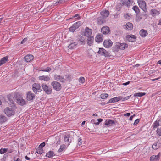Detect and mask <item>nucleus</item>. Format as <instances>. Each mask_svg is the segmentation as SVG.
Wrapping results in <instances>:
<instances>
[{
    "instance_id": "obj_1",
    "label": "nucleus",
    "mask_w": 161,
    "mask_h": 161,
    "mask_svg": "<svg viewBox=\"0 0 161 161\" xmlns=\"http://www.w3.org/2000/svg\"><path fill=\"white\" fill-rule=\"evenodd\" d=\"M16 107L14 105L10 107H7L4 110V113L8 117H10L14 115L15 113Z\"/></svg>"
},
{
    "instance_id": "obj_2",
    "label": "nucleus",
    "mask_w": 161,
    "mask_h": 161,
    "mask_svg": "<svg viewBox=\"0 0 161 161\" xmlns=\"http://www.w3.org/2000/svg\"><path fill=\"white\" fill-rule=\"evenodd\" d=\"M73 138L72 136L70 134L66 133L64 136V140L65 142V144H67L69 145L72 141L73 140Z\"/></svg>"
},
{
    "instance_id": "obj_3",
    "label": "nucleus",
    "mask_w": 161,
    "mask_h": 161,
    "mask_svg": "<svg viewBox=\"0 0 161 161\" xmlns=\"http://www.w3.org/2000/svg\"><path fill=\"white\" fill-rule=\"evenodd\" d=\"M41 86L43 91L47 94L49 95L52 93V89L50 87L48 86L46 84H42L41 85Z\"/></svg>"
},
{
    "instance_id": "obj_4",
    "label": "nucleus",
    "mask_w": 161,
    "mask_h": 161,
    "mask_svg": "<svg viewBox=\"0 0 161 161\" xmlns=\"http://www.w3.org/2000/svg\"><path fill=\"white\" fill-rule=\"evenodd\" d=\"M51 85L54 89L57 91L60 90L62 88L60 83L57 81H53L51 83Z\"/></svg>"
},
{
    "instance_id": "obj_5",
    "label": "nucleus",
    "mask_w": 161,
    "mask_h": 161,
    "mask_svg": "<svg viewBox=\"0 0 161 161\" xmlns=\"http://www.w3.org/2000/svg\"><path fill=\"white\" fill-rule=\"evenodd\" d=\"M32 90L35 94H37V92H40L42 89L40 84L35 83L32 85Z\"/></svg>"
},
{
    "instance_id": "obj_6",
    "label": "nucleus",
    "mask_w": 161,
    "mask_h": 161,
    "mask_svg": "<svg viewBox=\"0 0 161 161\" xmlns=\"http://www.w3.org/2000/svg\"><path fill=\"white\" fill-rule=\"evenodd\" d=\"M81 22L80 21L74 23L72 26L69 28V31L71 32H74V31L77 29L80 25Z\"/></svg>"
},
{
    "instance_id": "obj_7",
    "label": "nucleus",
    "mask_w": 161,
    "mask_h": 161,
    "mask_svg": "<svg viewBox=\"0 0 161 161\" xmlns=\"http://www.w3.org/2000/svg\"><path fill=\"white\" fill-rule=\"evenodd\" d=\"M138 3L139 6L143 11L146 10V2L143 0H138Z\"/></svg>"
},
{
    "instance_id": "obj_8",
    "label": "nucleus",
    "mask_w": 161,
    "mask_h": 161,
    "mask_svg": "<svg viewBox=\"0 0 161 161\" xmlns=\"http://www.w3.org/2000/svg\"><path fill=\"white\" fill-rule=\"evenodd\" d=\"M35 97V94L32 93L31 91H28L27 93L26 98L28 100L31 101Z\"/></svg>"
},
{
    "instance_id": "obj_9",
    "label": "nucleus",
    "mask_w": 161,
    "mask_h": 161,
    "mask_svg": "<svg viewBox=\"0 0 161 161\" xmlns=\"http://www.w3.org/2000/svg\"><path fill=\"white\" fill-rule=\"evenodd\" d=\"M98 53L104 56L105 57L108 56L109 53L108 52L106 51L105 49L103 48H99V50Z\"/></svg>"
},
{
    "instance_id": "obj_10",
    "label": "nucleus",
    "mask_w": 161,
    "mask_h": 161,
    "mask_svg": "<svg viewBox=\"0 0 161 161\" xmlns=\"http://www.w3.org/2000/svg\"><path fill=\"white\" fill-rule=\"evenodd\" d=\"M127 40L130 42H134L136 41V36L130 35L127 36L126 37Z\"/></svg>"
},
{
    "instance_id": "obj_11",
    "label": "nucleus",
    "mask_w": 161,
    "mask_h": 161,
    "mask_svg": "<svg viewBox=\"0 0 161 161\" xmlns=\"http://www.w3.org/2000/svg\"><path fill=\"white\" fill-rule=\"evenodd\" d=\"M113 42L110 40H105L104 41L103 45L105 47L108 48L112 46Z\"/></svg>"
},
{
    "instance_id": "obj_12",
    "label": "nucleus",
    "mask_w": 161,
    "mask_h": 161,
    "mask_svg": "<svg viewBox=\"0 0 161 161\" xmlns=\"http://www.w3.org/2000/svg\"><path fill=\"white\" fill-rule=\"evenodd\" d=\"M55 79L57 81H59L61 82H64L65 79V78L59 75H56L54 76Z\"/></svg>"
},
{
    "instance_id": "obj_13",
    "label": "nucleus",
    "mask_w": 161,
    "mask_h": 161,
    "mask_svg": "<svg viewBox=\"0 0 161 161\" xmlns=\"http://www.w3.org/2000/svg\"><path fill=\"white\" fill-rule=\"evenodd\" d=\"M121 3L123 5L128 7H130L132 4V2L130 0H122Z\"/></svg>"
},
{
    "instance_id": "obj_14",
    "label": "nucleus",
    "mask_w": 161,
    "mask_h": 161,
    "mask_svg": "<svg viewBox=\"0 0 161 161\" xmlns=\"http://www.w3.org/2000/svg\"><path fill=\"white\" fill-rule=\"evenodd\" d=\"M92 31L91 29L89 28L88 27H86L85 29L84 35L87 37L91 36Z\"/></svg>"
},
{
    "instance_id": "obj_15",
    "label": "nucleus",
    "mask_w": 161,
    "mask_h": 161,
    "mask_svg": "<svg viewBox=\"0 0 161 161\" xmlns=\"http://www.w3.org/2000/svg\"><path fill=\"white\" fill-rule=\"evenodd\" d=\"M101 32L103 34H108L110 32L109 28L108 26L103 27L101 29Z\"/></svg>"
},
{
    "instance_id": "obj_16",
    "label": "nucleus",
    "mask_w": 161,
    "mask_h": 161,
    "mask_svg": "<svg viewBox=\"0 0 161 161\" xmlns=\"http://www.w3.org/2000/svg\"><path fill=\"white\" fill-rule=\"evenodd\" d=\"M25 61L27 62L31 61L34 58L33 56L31 54H28L24 57Z\"/></svg>"
},
{
    "instance_id": "obj_17",
    "label": "nucleus",
    "mask_w": 161,
    "mask_h": 161,
    "mask_svg": "<svg viewBox=\"0 0 161 161\" xmlns=\"http://www.w3.org/2000/svg\"><path fill=\"white\" fill-rule=\"evenodd\" d=\"M17 103L19 104L21 106L26 104V102L25 100L20 97L17 99Z\"/></svg>"
},
{
    "instance_id": "obj_18",
    "label": "nucleus",
    "mask_w": 161,
    "mask_h": 161,
    "mask_svg": "<svg viewBox=\"0 0 161 161\" xmlns=\"http://www.w3.org/2000/svg\"><path fill=\"white\" fill-rule=\"evenodd\" d=\"M94 38L92 36L88 37L87 39V44L89 46H91L93 44Z\"/></svg>"
},
{
    "instance_id": "obj_19",
    "label": "nucleus",
    "mask_w": 161,
    "mask_h": 161,
    "mask_svg": "<svg viewBox=\"0 0 161 161\" xmlns=\"http://www.w3.org/2000/svg\"><path fill=\"white\" fill-rule=\"evenodd\" d=\"M160 156V153H159L157 155L152 156L150 158V161H154L159 159Z\"/></svg>"
},
{
    "instance_id": "obj_20",
    "label": "nucleus",
    "mask_w": 161,
    "mask_h": 161,
    "mask_svg": "<svg viewBox=\"0 0 161 161\" xmlns=\"http://www.w3.org/2000/svg\"><path fill=\"white\" fill-rule=\"evenodd\" d=\"M124 27L125 29H126L129 30H131L133 28V25L131 23L128 22L124 26Z\"/></svg>"
},
{
    "instance_id": "obj_21",
    "label": "nucleus",
    "mask_w": 161,
    "mask_h": 161,
    "mask_svg": "<svg viewBox=\"0 0 161 161\" xmlns=\"http://www.w3.org/2000/svg\"><path fill=\"white\" fill-rule=\"evenodd\" d=\"M39 79L41 80L47 81L50 80V77L48 76L42 75L39 77Z\"/></svg>"
},
{
    "instance_id": "obj_22",
    "label": "nucleus",
    "mask_w": 161,
    "mask_h": 161,
    "mask_svg": "<svg viewBox=\"0 0 161 161\" xmlns=\"http://www.w3.org/2000/svg\"><path fill=\"white\" fill-rule=\"evenodd\" d=\"M78 39L79 43L80 44H85V38L84 37L79 35L78 37Z\"/></svg>"
},
{
    "instance_id": "obj_23",
    "label": "nucleus",
    "mask_w": 161,
    "mask_h": 161,
    "mask_svg": "<svg viewBox=\"0 0 161 161\" xmlns=\"http://www.w3.org/2000/svg\"><path fill=\"white\" fill-rule=\"evenodd\" d=\"M139 33L141 36L142 37H145L148 34L147 31L143 29H142L140 31Z\"/></svg>"
},
{
    "instance_id": "obj_24",
    "label": "nucleus",
    "mask_w": 161,
    "mask_h": 161,
    "mask_svg": "<svg viewBox=\"0 0 161 161\" xmlns=\"http://www.w3.org/2000/svg\"><path fill=\"white\" fill-rule=\"evenodd\" d=\"M8 56H6L4 57L0 60V66L8 61Z\"/></svg>"
},
{
    "instance_id": "obj_25",
    "label": "nucleus",
    "mask_w": 161,
    "mask_h": 161,
    "mask_svg": "<svg viewBox=\"0 0 161 161\" xmlns=\"http://www.w3.org/2000/svg\"><path fill=\"white\" fill-rule=\"evenodd\" d=\"M120 43L119 42H116L115 45L113 47V50L114 51H118L120 49Z\"/></svg>"
},
{
    "instance_id": "obj_26",
    "label": "nucleus",
    "mask_w": 161,
    "mask_h": 161,
    "mask_svg": "<svg viewBox=\"0 0 161 161\" xmlns=\"http://www.w3.org/2000/svg\"><path fill=\"white\" fill-rule=\"evenodd\" d=\"M158 125H161V118L158 121H156L153 124V129H155Z\"/></svg>"
},
{
    "instance_id": "obj_27",
    "label": "nucleus",
    "mask_w": 161,
    "mask_h": 161,
    "mask_svg": "<svg viewBox=\"0 0 161 161\" xmlns=\"http://www.w3.org/2000/svg\"><path fill=\"white\" fill-rule=\"evenodd\" d=\"M100 13L102 16L105 17H108L109 14V12L106 10L103 11Z\"/></svg>"
},
{
    "instance_id": "obj_28",
    "label": "nucleus",
    "mask_w": 161,
    "mask_h": 161,
    "mask_svg": "<svg viewBox=\"0 0 161 161\" xmlns=\"http://www.w3.org/2000/svg\"><path fill=\"white\" fill-rule=\"evenodd\" d=\"M115 123L114 121V120H106L105 121V124L107 125L108 126H111L113 124Z\"/></svg>"
},
{
    "instance_id": "obj_29",
    "label": "nucleus",
    "mask_w": 161,
    "mask_h": 161,
    "mask_svg": "<svg viewBox=\"0 0 161 161\" xmlns=\"http://www.w3.org/2000/svg\"><path fill=\"white\" fill-rule=\"evenodd\" d=\"M8 99V103L10 104H12L14 105V101L13 100L14 98L13 96L8 95L7 97Z\"/></svg>"
},
{
    "instance_id": "obj_30",
    "label": "nucleus",
    "mask_w": 161,
    "mask_h": 161,
    "mask_svg": "<svg viewBox=\"0 0 161 161\" xmlns=\"http://www.w3.org/2000/svg\"><path fill=\"white\" fill-rule=\"evenodd\" d=\"M103 36L102 35H98L97 36L96 41L97 42H102L103 41Z\"/></svg>"
},
{
    "instance_id": "obj_31",
    "label": "nucleus",
    "mask_w": 161,
    "mask_h": 161,
    "mask_svg": "<svg viewBox=\"0 0 161 161\" xmlns=\"http://www.w3.org/2000/svg\"><path fill=\"white\" fill-rule=\"evenodd\" d=\"M7 120V118L5 116L1 115L0 116V123H3L6 122Z\"/></svg>"
},
{
    "instance_id": "obj_32",
    "label": "nucleus",
    "mask_w": 161,
    "mask_h": 161,
    "mask_svg": "<svg viewBox=\"0 0 161 161\" xmlns=\"http://www.w3.org/2000/svg\"><path fill=\"white\" fill-rule=\"evenodd\" d=\"M159 14V11L155 9H153L151 10V14L153 16L158 15Z\"/></svg>"
},
{
    "instance_id": "obj_33",
    "label": "nucleus",
    "mask_w": 161,
    "mask_h": 161,
    "mask_svg": "<svg viewBox=\"0 0 161 161\" xmlns=\"http://www.w3.org/2000/svg\"><path fill=\"white\" fill-rule=\"evenodd\" d=\"M120 49L124 50L125 49L127 48L128 45V44L125 43H120Z\"/></svg>"
},
{
    "instance_id": "obj_34",
    "label": "nucleus",
    "mask_w": 161,
    "mask_h": 161,
    "mask_svg": "<svg viewBox=\"0 0 161 161\" xmlns=\"http://www.w3.org/2000/svg\"><path fill=\"white\" fill-rule=\"evenodd\" d=\"M55 155L53 151H49L46 153V156L48 158H51Z\"/></svg>"
},
{
    "instance_id": "obj_35",
    "label": "nucleus",
    "mask_w": 161,
    "mask_h": 161,
    "mask_svg": "<svg viewBox=\"0 0 161 161\" xmlns=\"http://www.w3.org/2000/svg\"><path fill=\"white\" fill-rule=\"evenodd\" d=\"M77 45L76 42L72 43L69 44L68 46V47L71 49H73Z\"/></svg>"
},
{
    "instance_id": "obj_36",
    "label": "nucleus",
    "mask_w": 161,
    "mask_h": 161,
    "mask_svg": "<svg viewBox=\"0 0 161 161\" xmlns=\"http://www.w3.org/2000/svg\"><path fill=\"white\" fill-rule=\"evenodd\" d=\"M114 103L117 102L121 100L122 99V97L121 96H119L117 97H115L113 98Z\"/></svg>"
},
{
    "instance_id": "obj_37",
    "label": "nucleus",
    "mask_w": 161,
    "mask_h": 161,
    "mask_svg": "<svg viewBox=\"0 0 161 161\" xmlns=\"http://www.w3.org/2000/svg\"><path fill=\"white\" fill-rule=\"evenodd\" d=\"M104 22V20L103 18H97V23L99 25H101Z\"/></svg>"
},
{
    "instance_id": "obj_38",
    "label": "nucleus",
    "mask_w": 161,
    "mask_h": 161,
    "mask_svg": "<svg viewBox=\"0 0 161 161\" xmlns=\"http://www.w3.org/2000/svg\"><path fill=\"white\" fill-rule=\"evenodd\" d=\"M145 94V93L138 92L135 93L134 96L135 97H142Z\"/></svg>"
},
{
    "instance_id": "obj_39",
    "label": "nucleus",
    "mask_w": 161,
    "mask_h": 161,
    "mask_svg": "<svg viewBox=\"0 0 161 161\" xmlns=\"http://www.w3.org/2000/svg\"><path fill=\"white\" fill-rule=\"evenodd\" d=\"M108 95L107 93L102 94L100 95V97L102 99H104L108 97Z\"/></svg>"
},
{
    "instance_id": "obj_40",
    "label": "nucleus",
    "mask_w": 161,
    "mask_h": 161,
    "mask_svg": "<svg viewBox=\"0 0 161 161\" xmlns=\"http://www.w3.org/2000/svg\"><path fill=\"white\" fill-rule=\"evenodd\" d=\"M43 150L42 149L38 148L36 149V152L39 154H41L43 153Z\"/></svg>"
},
{
    "instance_id": "obj_41",
    "label": "nucleus",
    "mask_w": 161,
    "mask_h": 161,
    "mask_svg": "<svg viewBox=\"0 0 161 161\" xmlns=\"http://www.w3.org/2000/svg\"><path fill=\"white\" fill-rule=\"evenodd\" d=\"M7 148H1L0 149V153L1 154H4L7 151Z\"/></svg>"
},
{
    "instance_id": "obj_42",
    "label": "nucleus",
    "mask_w": 161,
    "mask_h": 161,
    "mask_svg": "<svg viewBox=\"0 0 161 161\" xmlns=\"http://www.w3.org/2000/svg\"><path fill=\"white\" fill-rule=\"evenodd\" d=\"M51 70V68L50 67H47L45 69H42L41 71H42L48 72L50 71Z\"/></svg>"
},
{
    "instance_id": "obj_43",
    "label": "nucleus",
    "mask_w": 161,
    "mask_h": 161,
    "mask_svg": "<svg viewBox=\"0 0 161 161\" xmlns=\"http://www.w3.org/2000/svg\"><path fill=\"white\" fill-rule=\"evenodd\" d=\"M65 147V145L64 144L61 145L60 147V148L58 149V152H61L63 151Z\"/></svg>"
},
{
    "instance_id": "obj_44",
    "label": "nucleus",
    "mask_w": 161,
    "mask_h": 161,
    "mask_svg": "<svg viewBox=\"0 0 161 161\" xmlns=\"http://www.w3.org/2000/svg\"><path fill=\"white\" fill-rule=\"evenodd\" d=\"M133 9L135 11L136 13H137L139 12V9L138 7L136 6H134L133 8Z\"/></svg>"
},
{
    "instance_id": "obj_45",
    "label": "nucleus",
    "mask_w": 161,
    "mask_h": 161,
    "mask_svg": "<svg viewBox=\"0 0 161 161\" xmlns=\"http://www.w3.org/2000/svg\"><path fill=\"white\" fill-rule=\"evenodd\" d=\"M122 5L120 3L118 4L116 6V8L118 11H119L121 8Z\"/></svg>"
},
{
    "instance_id": "obj_46",
    "label": "nucleus",
    "mask_w": 161,
    "mask_h": 161,
    "mask_svg": "<svg viewBox=\"0 0 161 161\" xmlns=\"http://www.w3.org/2000/svg\"><path fill=\"white\" fill-rule=\"evenodd\" d=\"M158 147V146H157V143H155L152 146V148L154 149H157Z\"/></svg>"
},
{
    "instance_id": "obj_47",
    "label": "nucleus",
    "mask_w": 161,
    "mask_h": 161,
    "mask_svg": "<svg viewBox=\"0 0 161 161\" xmlns=\"http://www.w3.org/2000/svg\"><path fill=\"white\" fill-rule=\"evenodd\" d=\"M80 82L83 83L85 82V79L84 77H81L79 80Z\"/></svg>"
},
{
    "instance_id": "obj_48",
    "label": "nucleus",
    "mask_w": 161,
    "mask_h": 161,
    "mask_svg": "<svg viewBox=\"0 0 161 161\" xmlns=\"http://www.w3.org/2000/svg\"><path fill=\"white\" fill-rule=\"evenodd\" d=\"M157 133L159 136H161V128L157 129Z\"/></svg>"
},
{
    "instance_id": "obj_49",
    "label": "nucleus",
    "mask_w": 161,
    "mask_h": 161,
    "mask_svg": "<svg viewBox=\"0 0 161 161\" xmlns=\"http://www.w3.org/2000/svg\"><path fill=\"white\" fill-rule=\"evenodd\" d=\"M131 96V95H130V96H128L126 97H125L124 98H123L122 97V99L121 100L123 101H125L126 100L128 99H129Z\"/></svg>"
},
{
    "instance_id": "obj_50",
    "label": "nucleus",
    "mask_w": 161,
    "mask_h": 161,
    "mask_svg": "<svg viewBox=\"0 0 161 161\" xmlns=\"http://www.w3.org/2000/svg\"><path fill=\"white\" fill-rule=\"evenodd\" d=\"M45 145V143L44 142H43L41 143L40 145L39 146L38 148H40L41 149H42V147H43Z\"/></svg>"
},
{
    "instance_id": "obj_51",
    "label": "nucleus",
    "mask_w": 161,
    "mask_h": 161,
    "mask_svg": "<svg viewBox=\"0 0 161 161\" xmlns=\"http://www.w3.org/2000/svg\"><path fill=\"white\" fill-rule=\"evenodd\" d=\"M82 140L81 138H80L78 139V144L79 146H80L81 145L82 143Z\"/></svg>"
},
{
    "instance_id": "obj_52",
    "label": "nucleus",
    "mask_w": 161,
    "mask_h": 161,
    "mask_svg": "<svg viewBox=\"0 0 161 161\" xmlns=\"http://www.w3.org/2000/svg\"><path fill=\"white\" fill-rule=\"evenodd\" d=\"M8 154H4V155L3 156V158L1 159L2 161H4V158H5L6 157H8Z\"/></svg>"
},
{
    "instance_id": "obj_53",
    "label": "nucleus",
    "mask_w": 161,
    "mask_h": 161,
    "mask_svg": "<svg viewBox=\"0 0 161 161\" xmlns=\"http://www.w3.org/2000/svg\"><path fill=\"white\" fill-rule=\"evenodd\" d=\"M114 103V102L113 98H111V99H110V100H109V101L107 102V104H108L109 103Z\"/></svg>"
},
{
    "instance_id": "obj_54",
    "label": "nucleus",
    "mask_w": 161,
    "mask_h": 161,
    "mask_svg": "<svg viewBox=\"0 0 161 161\" xmlns=\"http://www.w3.org/2000/svg\"><path fill=\"white\" fill-rule=\"evenodd\" d=\"M72 17L73 18H75L76 17H77V19H78V18L80 19V17H79V15L78 14H76L75 15L73 16Z\"/></svg>"
},
{
    "instance_id": "obj_55",
    "label": "nucleus",
    "mask_w": 161,
    "mask_h": 161,
    "mask_svg": "<svg viewBox=\"0 0 161 161\" xmlns=\"http://www.w3.org/2000/svg\"><path fill=\"white\" fill-rule=\"evenodd\" d=\"M139 119H137L135 121V122L134 123V125H136L137 124L139 123Z\"/></svg>"
},
{
    "instance_id": "obj_56",
    "label": "nucleus",
    "mask_w": 161,
    "mask_h": 161,
    "mask_svg": "<svg viewBox=\"0 0 161 161\" xmlns=\"http://www.w3.org/2000/svg\"><path fill=\"white\" fill-rule=\"evenodd\" d=\"M27 40V38H25L23 39V40L21 42V44L24 43L25 42H26Z\"/></svg>"
},
{
    "instance_id": "obj_57",
    "label": "nucleus",
    "mask_w": 161,
    "mask_h": 161,
    "mask_svg": "<svg viewBox=\"0 0 161 161\" xmlns=\"http://www.w3.org/2000/svg\"><path fill=\"white\" fill-rule=\"evenodd\" d=\"M130 83V81H128V82H125V83H123L122 84V85H123L126 86V85H127L129 84Z\"/></svg>"
},
{
    "instance_id": "obj_58",
    "label": "nucleus",
    "mask_w": 161,
    "mask_h": 161,
    "mask_svg": "<svg viewBox=\"0 0 161 161\" xmlns=\"http://www.w3.org/2000/svg\"><path fill=\"white\" fill-rule=\"evenodd\" d=\"M130 113H126V114H124V116H130Z\"/></svg>"
},
{
    "instance_id": "obj_59",
    "label": "nucleus",
    "mask_w": 161,
    "mask_h": 161,
    "mask_svg": "<svg viewBox=\"0 0 161 161\" xmlns=\"http://www.w3.org/2000/svg\"><path fill=\"white\" fill-rule=\"evenodd\" d=\"M135 114H134L133 115L131 116L130 118V120H132L133 118V117L135 116Z\"/></svg>"
},
{
    "instance_id": "obj_60",
    "label": "nucleus",
    "mask_w": 161,
    "mask_h": 161,
    "mask_svg": "<svg viewBox=\"0 0 161 161\" xmlns=\"http://www.w3.org/2000/svg\"><path fill=\"white\" fill-rule=\"evenodd\" d=\"M91 123L92 124H94L95 123V120L94 119H92L91 120Z\"/></svg>"
},
{
    "instance_id": "obj_61",
    "label": "nucleus",
    "mask_w": 161,
    "mask_h": 161,
    "mask_svg": "<svg viewBox=\"0 0 161 161\" xmlns=\"http://www.w3.org/2000/svg\"><path fill=\"white\" fill-rule=\"evenodd\" d=\"M97 120L99 123H100L102 121L103 119H102L99 118L97 119Z\"/></svg>"
},
{
    "instance_id": "obj_62",
    "label": "nucleus",
    "mask_w": 161,
    "mask_h": 161,
    "mask_svg": "<svg viewBox=\"0 0 161 161\" xmlns=\"http://www.w3.org/2000/svg\"><path fill=\"white\" fill-rule=\"evenodd\" d=\"M160 79V78L159 77H158V78H155V79H152V81H155L156 80H157L159 79Z\"/></svg>"
},
{
    "instance_id": "obj_63",
    "label": "nucleus",
    "mask_w": 161,
    "mask_h": 161,
    "mask_svg": "<svg viewBox=\"0 0 161 161\" xmlns=\"http://www.w3.org/2000/svg\"><path fill=\"white\" fill-rule=\"evenodd\" d=\"M25 158L26 160H30V158L28 157L27 156H25Z\"/></svg>"
},
{
    "instance_id": "obj_64",
    "label": "nucleus",
    "mask_w": 161,
    "mask_h": 161,
    "mask_svg": "<svg viewBox=\"0 0 161 161\" xmlns=\"http://www.w3.org/2000/svg\"><path fill=\"white\" fill-rule=\"evenodd\" d=\"M158 64H161V60H160L158 62Z\"/></svg>"
}]
</instances>
